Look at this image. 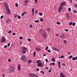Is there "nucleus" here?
Masks as SVG:
<instances>
[{"mask_svg": "<svg viewBox=\"0 0 77 77\" xmlns=\"http://www.w3.org/2000/svg\"><path fill=\"white\" fill-rule=\"evenodd\" d=\"M28 62L29 63H31V62H32V61H31V60H28Z\"/></svg>", "mask_w": 77, "mask_h": 77, "instance_id": "58836bf2", "label": "nucleus"}, {"mask_svg": "<svg viewBox=\"0 0 77 77\" xmlns=\"http://www.w3.org/2000/svg\"><path fill=\"white\" fill-rule=\"evenodd\" d=\"M58 66L59 68H60V62H58Z\"/></svg>", "mask_w": 77, "mask_h": 77, "instance_id": "f3484780", "label": "nucleus"}, {"mask_svg": "<svg viewBox=\"0 0 77 77\" xmlns=\"http://www.w3.org/2000/svg\"><path fill=\"white\" fill-rule=\"evenodd\" d=\"M64 5H66V3H65V2H63L60 4V6L61 7H63V6Z\"/></svg>", "mask_w": 77, "mask_h": 77, "instance_id": "1a4fd4ad", "label": "nucleus"}, {"mask_svg": "<svg viewBox=\"0 0 77 77\" xmlns=\"http://www.w3.org/2000/svg\"><path fill=\"white\" fill-rule=\"evenodd\" d=\"M24 13H23L22 14H21V16H23L24 15Z\"/></svg>", "mask_w": 77, "mask_h": 77, "instance_id": "e2e57ef3", "label": "nucleus"}, {"mask_svg": "<svg viewBox=\"0 0 77 77\" xmlns=\"http://www.w3.org/2000/svg\"><path fill=\"white\" fill-rule=\"evenodd\" d=\"M4 5L6 7V9H7V8H9V7L8 5V3H7V2H4Z\"/></svg>", "mask_w": 77, "mask_h": 77, "instance_id": "9b49d317", "label": "nucleus"}, {"mask_svg": "<svg viewBox=\"0 0 77 77\" xmlns=\"http://www.w3.org/2000/svg\"><path fill=\"white\" fill-rule=\"evenodd\" d=\"M66 17H67L66 18V19H68V18H69V16H67Z\"/></svg>", "mask_w": 77, "mask_h": 77, "instance_id": "4c0bfd02", "label": "nucleus"}, {"mask_svg": "<svg viewBox=\"0 0 77 77\" xmlns=\"http://www.w3.org/2000/svg\"><path fill=\"white\" fill-rule=\"evenodd\" d=\"M46 54H43V56H46Z\"/></svg>", "mask_w": 77, "mask_h": 77, "instance_id": "680f3d73", "label": "nucleus"}, {"mask_svg": "<svg viewBox=\"0 0 77 77\" xmlns=\"http://www.w3.org/2000/svg\"><path fill=\"white\" fill-rule=\"evenodd\" d=\"M29 27L30 28H32V27H33V26H32V25H30L29 26Z\"/></svg>", "mask_w": 77, "mask_h": 77, "instance_id": "de8ad7c7", "label": "nucleus"}, {"mask_svg": "<svg viewBox=\"0 0 77 77\" xmlns=\"http://www.w3.org/2000/svg\"><path fill=\"white\" fill-rule=\"evenodd\" d=\"M40 21H44V20L42 19V18H41L40 19Z\"/></svg>", "mask_w": 77, "mask_h": 77, "instance_id": "473e14b6", "label": "nucleus"}, {"mask_svg": "<svg viewBox=\"0 0 77 77\" xmlns=\"http://www.w3.org/2000/svg\"><path fill=\"white\" fill-rule=\"evenodd\" d=\"M13 35H15V33H13Z\"/></svg>", "mask_w": 77, "mask_h": 77, "instance_id": "774afa93", "label": "nucleus"}, {"mask_svg": "<svg viewBox=\"0 0 77 77\" xmlns=\"http://www.w3.org/2000/svg\"><path fill=\"white\" fill-rule=\"evenodd\" d=\"M52 60L53 62H55V60H54V58H53L52 59Z\"/></svg>", "mask_w": 77, "mask_h": 77, "instance_id": "6ab92c4d", "label": "nucleus"}, {"mask_svg": "<svg viewBox=\"0 0 77 77\" xmlns=\"http://www.w3.org/2000/svg\"><path fill=\"white\" fill-rule=\"evenodd\" d=\"M68 54H69V55H70V54H71V53H70V52H69Z\"/></svg>", "mask_w": 77, "mask_h": 77, "instance_id": "6e6d98bb", "label": "nucleus"}, {"mask_svg": "<svg viewBox=\"0 0 77 77\" xmlns=\"http://www.w3.org/2000/svg\"><path fill=\"white\" fill-rule=\"evenodd\" d=\"M37 65L38 66H39V67L42 66V63L41 62L38 63L37 64Z\"/></svg>", "mask_w": 77, "mask_h": 77, "instance_id": "f8f14e48", "label": "nucleus"}, {"mask_svg": "<svg viewBox=\"0 0 77 77\" xmlns=\"http://www.w3.org/2000/svg\"><path fill=\"white\" fill-rule=\"evenodd\" d=\"M15 6H16V8H17V7H18V4L17 3H16Z\"/></svg>", "mask_w": 77, "mask_h": 77, "instance_id": "412c9836", "label": "nucleus"}, {"mask_svg": "<svg viewBox=\"0 0 77 77\" xmlns=\"http://www.w3.org/2000/svg\"><path fill=\"white\" fill-rule=\"evenodd\" d=\"M8 62H11V59H9L8 60Z\"/></svg>", "mask_w": 77, "mask_h": 77, "instance_id": "864d4df0", "label": "nucleus"}, {"mask_svg": "<svg viewBox=\"0 0 77 77\" xmlns=\"http://www.w3.org/2000/svg\"><path fill=\"white\" fill-rule=\"evenodd\" d=\"M68 11H69H69H71V8H68Z\"/></svg>", "mask_w": 77, "mask_h": 77, "instance_id": "2f4dec72", "label": "nucleus"}, {"mask_svg": "<svg viewBox=\"0 0 77 77\" xmlns=\"http://www.w3.org/2000/svg\"><path fill=\"white\" fill-rule=\"evenodd\" d=\"M47 51V52H48V53H50V52H51V51L50 50H48Z\"/></svg>", "mask_w": 77, "mask_h": 77, "instance_id": "c03bdc74", "label": "nucleus"}, {"mask_svg": "<svg viewBox=\"0 0 77 77\" xmlns=\"http://www.w3.org/2000/svg\"><path fill=\"white\" fill-rule=\"evenodd\" d=\"M17 17V14H14V18H15V17Z\"/></svg>", "mask_w": 77, "mask_h": 77, "instance_id": "37998d69", "label": "nucleus"}, {"mask_svg": "<svg viewBox=\"0 0 77 77\" xmlns=\"http://www.w3.org/2000/svg\"><path fill=\"white\" fill-rule=\"evenodd\" d=\"M26 56L24 55H22L21 57L20 60L23 62H25L26 61Z\"/></svg>", "mask_w": 77, "mask_h": 77, "instance_id": "f03ea898", "label": "nucleus"}, {"mask_svg": "<svg viewBox=\"0 0 77 77\" xmlns=\"http://www.w3.org/2000/svg\"><path fill=\"white\" fill-rule=\"evenodd\" d=\"M47 30L48 31H50V29L49 28H47Z\"/></svg>", "mask_w": 77, "mask_h": 77, "instance_id": "aec40b11", "label": "nucleus"}, {"mask_svg": "<svg viewBox=\"0 0 77 77\" xmlns=\"http://www.w3.org/2000/svg\"><path fill=\"white\" fill-rule=\"evenodd\" d=\"M28 41H31V39H30V38H28Z\"/></svg>", "mask_w": 77, "mask_h": 77, "instance_id": "8fccbe9b", "label": "nucleus"}, {"mask_svg": "<svg viewBox=\"0 0 77 77\" xmlns=\"http://www.w3.org/2000/svg\"><path fill=\"white\" fill-rule=\"evenodd\" d=\"M12 31H11V30H10V31H8V33H11Z\"/></svg>", "mask_w": 77, "mask_h": 77, "instance_id": "c9c22d12", "label": "nucleus"}, {"mask_svg": "<svg viewBox=\"0 0 77 77\" xmlns=\"http://www.w3.org/2000/svg\"><path fill=\"white\" fill-rule=\"evenodd\" d=\"M45 61H46V62H48V59H45Z\"/></svg>", "mask_w": 77, "mask_h": 77, "instance_id": "5fc2aeb1", "label": "nucleus"}, {"mask_svg": "<svg viewBox=\"0 0 77 77\" xmlns=\"http://www.w3.org/2000/svg\"><path fill=\"white\" fill-rule=\"evenodd\" d=\"M32 12H34V8H33L32 10Z\"/></svg>", "mask_w": 77, "mask_h": 77, "instance_id": "e433bc0d", "label": "nucleus"}, {"mask_svg": "<svg viewBox=\"0 0 77 77\" xmlns=\"http://www.w3.org/2000/svg\"><path fill=\"white\" fill-rule=\"evenodd\" d=\"M1 43H3V42H6V38L3 36H2V38L1 39Z\"/></svg>", "mask_w": 77, "mask_h": 77, "instance_id": "423d86ee", "label": "nucleus"}, {"mask_svg": "<svg viewBox=\"0 0 77 77\" xmlns=\"http://www.w3.org/2000/svg\"><path fill=\"white\" fill-rule=\"evenodd\" d=\"M18 70L19 71L20 70V69H21V66L20 65V64H18Z\"/></svg>", "mask_w": 77, "mask_h": 77, "instance_id": "dca6fc26", "label": "nucleus"}, {"mask_svg": "<svg viewBox=\"0 0 77 77\" xmlns=\"http://www.w3.org/2000/svg\"><path fill=\"white\" fill-rule=\"evenodd\" d=\"M20 39H23V37H20L19 38Z\"/></svg>", "mask_w": 77, "mask_h": 77, "instance_id": "cd10ccee", "label": "nucleus"}, {"mask_svg": "<svg viewBox=\"0 0 77 77\" xmlns=\"http://www.w3.org/2000/svg\"><path fill=\"white\" fill-rule=\"evenodd\" d=\"M51 69L50 68V69L49 71V73H50V72H51Z\"/></svg>", "mask_w": 77, "mask_h": 77, "instance_id": "ea45409f", "label": "nucleus"}, {"mask_svg": "<svg viewBox=\"0 0 77 77\" xmlns=\"http://www.w3.org/2000/svg\"><path fill=\"white\" fill-rule=\"evenodd\" d=\"M5 22L7 23V24H9V22H10V19L7 18Z\"/></svg>", "mask_w": 77, "mask_h": 77, "instance_id": "9d476101", "label": "nucleus"}, {"mask_svg": "<svg viewBox=\"0 0 77 77\" xmlns=\"http://www.w3.org/2000/svg\"><path fill=\"white\" fill-rule=\"evenodd\" d=\"M47 49H48V47L46 46V47L45 48V50H46V51H47V50H47Z\"/></svg>", "mask_w": 77, "mask_h": 77, "instance_id": "4be33fe9", "label": "nucleus"}, {"mask_svg": "<svg viewBox=\"0 0 77 77\" xmlns=\"http://www.w3.org/2000/svg\"><path fill=\"white\" fill-rule=\"evenodd\" d=\"M72 60H75V57H73L72 58Z\"/></svg>", "mask_w": 77, "mask_h": 77, "instance_id": "79ce46f5", "label": "nucleus"}, {"mask_svg": "<svg viewBox=\"0 0 77 77\" xmlns=\"http://www.w3.org/2000/svg\"><path fill=\"white\" fill-rule=\"evenodd\" d=\"M66 16H69V15L68 14V13H66Z\"/></svg>", "mask_w": 77, "mask_h": 77, "instance_id": "603ef678", "label": "nucleus"}, {"mask_svg": "<svg viewBox=\"0 0 77 77\" xmlns=\"http://www.w3.org/2000/svg\"><path fill=\"white\" fill-rule=\"evenodd\" d=\"M9 72H14V68L12 67H10L9 69Z\"/></svg>", "mask_w": 77, "mask_h": 77, "instance_id": "0eeeda50", "label": "nucleus"}, {"mask_svg": "<svg viewBox=\"0 0 77 77\" xmlns=\"http://www.w3.org/2000/svg\"><path fill=\"white\" fill-rule=\"evenodd\" d=\"M65 31H66V32H68V29H65Z\"/></svg>", "mask_w": 77, "mask_h": 77, "instance_id": "3c124183", "label": "nucleus"}, {"mask_svg": "<svg viewBox=\"0 0 77 77\" xmlns=\"http://www.w3.org/2000/svg\"><path fill=\"white\" fill-rule=\"evenodd\" d=\"M69 25H70V26H71V25H72V22H70L69 23Z\"/></svg>", "mask_w": 77, "mask_h": 77, "instance_id": "5701e85b", "label": "nucleus"}, {"mask_svg": "<svg viewBox=\"0 0 77 77\" xmlns=\"http://www.w3.org/2000/svg\"><path fill=\"white\" fill-rule=\"evenodd\" d=\"M35 50H36V51H41V48H39L37 47L35 49Z\"/></svg>", "mask_w": 77, "mask_h": 77, "instance_id": "2eb2a0df", "label": "nucleus"}, {"mask_svg": "<svg viewBox=\"0 0 77 77\" xmlns=\"http://www.w3.org/2000/svg\"><path fill=\"white\" fill-rule=\"evenodd\" d=\"M56 35L57 36H59V34H56Z\"/></svg>", "mask_w": 77, "mask_h": 77, "instance_id": "4d7b16f0", "label": "nucleus"}, {"mask_svg": "<svg viewBox=\"0 0 77 77\" xmlns=\"http://www.w3.org/2000/svg\"><path fill=\"white\" fill-rule=\"evenodd\" d=\"M17 17L19 19H20L21 18V16H18Z\"/></svg>", "mask_w": 77, "mask_h": 77, "instance_id": "c756f323", "label": "nucleus"}, {"mask_svg": "<svg viewBox=\"0 0 77 77\" xmlns=\"http://www.w3.org/2000/svg\"><path fill=\"white\" fill-rule=\"evenodd\" d=\"M35 3H38V0H35Z\"/></svg>", "mask_w": 77, "mask_h": 77, "instance_id": "7c9ffc66", "label": "nucleus"}, {"mask_svg": "<svg viewBox=\"0 0 77 77\" xmlns=\"http://www.w3.org/2000/svg\"><path fill=\"white\" fill-rule=\"evenodd\" d=\"M39 32L40 33L42 34V35L43 38H46V37L47 36V35H46V34H45V31H44V30L42 29L40 30L39 31Z\"/></svg>", "mask_w": 77, "mask_h": 77, "instance_id": "f257e3e1", "label": "nucleus"}, {"mask_svg": "<svg viewBox=\"0 0 77 77\" xmlns=\"http://www.w3.org/2000/svg\"><path fill=\"white\" fill-rule=\"evenodd\" d=\"M66 40H64V42H65V44H66Z\"/></svg>", "mask_w": 77, "mask_h": 77, "instance_id": "bf43d9fd", "label": "nucleus"}, {"mask_svg": "<svg viewBox=\"0 0 77 77\" xmlns=\"http://www.w3.org/2000/svg\"><path fill=\"white\" fill-rule=\"evenodd\" d=\"M45 69H46L48 70V67H45Z\"/></svg>", "mask_w": 77, "mask_h": 77, "instance_id": "69168bd1", "label": "nucleus"}, {"mask_svg": "<svg viewBox=\"0 0 77 77\" xmlns=\"http://www.w3.org/2000/svg\"><path fill=\"white\" fill-rule=\"evenodd\" d=\"M35 23H38V22H39V20H37L35 21Z\"/></svg>", "mask_w": 77, "mask_h": 77, "instance_id": "a878e982", "label": "nucleus"}, {"mask_svg": "<svg viewBox=\"0 0 77 77\" xmlns=\"http://www.w3.org/2000/svg\"><path fill=\"white\" fill-rule=\"evenodd\" d=\"M63 9V7H61V6H60L58 9V12L59 13H60V12H61V11Z\"/></svg>", "mask_w": 77, "mask_h": 77, "instance_id": "6e6552de", "label": "nucleus"}, {"mask_svg": "<svg viewBox=\"0 0 77 77\" xmlns=\"http://www.w3.org/2000/svg\"><path fill=\"white\" fill-rule=\"evenodd\" d=\"M39 70V68H38L37 69V71H38Z\"/></svg>", "mask_w": 77, "mask_h": 77, "instance_id": "338daca9", "label": "nucleus"}, {"mask_svg": "<svg viewBox=\"0 0 77 77\" xmlns=\"http://www.w3.org/2000/svg\"><path fill=\"white\" fill-rule=\"evenodd\" d=\"M74 6L75 8H77V5L76 4H75L74 5Z\"/></svg>", "mask_w": 77, "mask_h": 77, "instance_id": "a19ab883", "label": "nucleus"}, {"mask_svg": "<svg viewBox=\"0 0 77 77\" xmlns=\"http://www.w3.org/2000/svg\"><path fill=\"white\" fill-rule=\"evenodd\" d=\"M6 47H7V45H5V46H4V48H6Z\"/></svg>", "mask_w": 77, "mask_h": 77, "instance_id": "0e129e2a", "label": "nucleus"}, {"mask_svg": "<svg viewBox=\"0 0 77 77\" xmlns=\"http://www.w3.org/2000/svg\"><path fill=\"white\" fill-rule=\"evenodd\" d=\"M57 24H59V25H60V23L58 22L56 23Z\"/></svg>", "mask_w": 77, "mask_h": 77, "instance_id": "c85d7f7f", "label": "nucleus"}, {"mask_svg": "<svg viewBox=\"0 0 77 77\" xmlns=\"http://www.w3.org/2000/svg\"><path fill=\"white\" fill-rule=\"evenodd\" d=\"M60 77H66V76L64 74L61 72L60 73Z\"/></svg>", "mask_w": 77, "mask_h": 77, "instance_id": "4468645a", "label": "nucleus"}, {"mask_svg": "<svg viewBox=\"0 0 77 77\" xmlns=\"http://www.w3.org/2000/svg\"><path fill=\"white\" fill-rule=\"evenodd\" d=\"M39 15H40V16H42V15H43V14L42 13H40L39 14Z\"/></svg>", "mask_w": 77, "mask_h": 77, "instance_id": "b1692460", "label": "nucleus"}, {"mask_svg": "<svg viewBox=\"0 0 77 77\" xmlns=\"http://www.w3.org/2000/svg\"><path fill=\"white\" fill-rule=\"evenodd\" d=\"M60 38H61V39H65V35L64 34H62L60 36Z\"/></svg>", "mask_w": 77, "mask_h": 77, "instance_id": "ddd939ff", "label": "nucleus"}, {"mask_svg": "<svg viewBox=\"0 0 77 77\" xmlns=\"http://www.w3.org/2000/svg\"><path fill=\"white\" fill-rule=\"evenodd\" d=\"M10 45H11V44H10V43H8V47H9V46H10Z\"/></svg>", "mask_w": 77, "mask_h": 77, "instance_id": "f704fd0d", "label": "nucleus"}, {"mask_svg": "<svg viewBox=\"0 0 77 77\" xmlns=\"http://www.w3.org/2000/svg\"><path fill=\"white\" fill-rule=\"evenodd\" d=\"M61 58H63V56L62 55L61 56Z\"/></svg>", "mask_w": 77, "mask_h": 77, "instance_id": "052dcab7", "label": "nucleus"}, {"mask_svg": "<svg viewBox=\"0 0 77 77\" xmlns=\"http://www.w3.org/2000/svg\"><path fill=\"white\" fill-rule=\"evenodd\" d=\"M26 48L25 47H23V50L22 51V54H25L26 53Z\"/></svg>", "mask_w": 77, "mask_h": 77, "instance_id": "7ed1b4c3", "label": "nucleus"}, {"mask_svg": "<svg viewBox=\"0 0 77 77\" xmlns=\"http://www.w3.org/2000/svg\"><path fill=\"white\" fill-rule=\"evenodd\" d=\"M41 72H42V74H45V73H44V72H43V71H41Z\"/></svg>", "mask_w": 77, "mask_h": 77, "instance_id": "a18cd8bd", "label": "nucleus"}, {"mask_svg": "<svg viewBox=\"0 0 77 77\" xmlns=\"http://www.w3.org/2000/svg\"><path fill=\"white\" fill-rule=\"evenodd\" d=\"M30 77H38V76L36 74L31 73L29 74Z\"/></svg>", "mask_w": 77, "mask_h": 77, "instance_id": "20e7f679", "label": "nucleus"}, {"mask_svg": "<svg viewBox=\"0 0 77 77\" xmlns=\"http://www.w3.org/2000/svg\"><path fill=\"white\" fill-rule=\"evenodd\" d=\"M28 1H25V3H27V2H28Z\"/></svg>", "mask_w": 77, "mask_h": 77, "instance_id": "09e8293b", "label": "nucleus"}, {"mask_svg": "<svg viewBox=\"0 0 77 77\" xmlns=\"http://www.w3.org/2000/svg\"><path fill=\"white\" fill-rule=\"evenodd\" d=\"M62 65H63V66H65V63H63L62 64Z\"/></svg>", "mask_w": 77, "mask_h": 77, "instance_id": "13d9d810", "label": "nucleus"}, {"mask_svg": "<svg viewBox=\"0 0 77 77\" xmlns=\"http://www.w3.org/2000/svg\"><path fill=\"white\" fill-rule=\"evenodd\" d=\"M35 56H36V52L34 51L33 52V57H35Z\"/></svg>", "mask_w": 77, "mask_h": 77, "instance_id": "a211bd4d", "label": "nucleus"}, {"mask_svg": "<svg viewBox=\"0 0 77 77\" xmlns=\"http://www.w3.org/2000/svg\"><path fill=\"white\" fill-rule=\"evenodd\" d=\"M6 12L7 14L8 15H11V11L9 8H6Z\"/></svg>", "mask_w": 77, "mask_h": 77, "instance_id": "39448f33", "label": "nucleus"}, {"mask_svg": "<svg viewBox=\"0 0 77 77\" xmlns=\"http://www.w3.org/2000/svg\"><path fill=\"white\" fill-rule=\"evenodd\" d=\"M3 16H1V19H3Z\"/></svg>", "mask_w": 77, "mask_h": 77, "instance_id": "49530a36", "label": "nucleus"}, {"mask_svg": "<svg viewBox=\"0 0 77 77\" xmlns=\"http://www.w3.org/2000/svg\"><path fill=\"white\" fill-rule=\"evenodd\" d=\"M72 25L73 26H75V23H73V24H72Z\"/></svg>", "mask_w": 77, "mask_h": 77, "instance_id": "bb28decb", "label": "nucleus"}, {"mask_svg": "<svg viewBox=\"0 0 77 77\" xmlns=\"http://www.w3.org/2000/svg\"><path fill=\"white\" fill-rule=\"evenodd\" d=\"M72 55H71L69 57V59H71V58H72Z\"/></svg>", "mask_w": 77, "mask_h": 77, "instance_id": "393cba45", "label": "nucleus"}, {"mask_svg": "<svg viewBox=\"0 0 77 77\" xmlns=\"http://www.w3.org/2000/svg\"><path fill=\"white\" fill-rule=\"evenodd\" d=\"M53 50H56V48L55 47H53Z\"/></svg>", "mask_w": 77, "mask_h": 77, "instance_id": "72a5a7b5", "label": "nucleus"}]
</instances>
